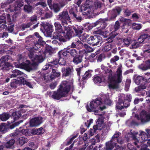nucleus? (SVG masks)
Here are the masks:
<instances>
[{
    "label": "nucleus",
    "instance_id": "43",
    "mask_svg": "<svg viewBox=\"0 0 150 150\" xmlns=\"http://www.w3.org/2000/svg\"><path fill=\"white\" fill-rule=\"evenodd\" d=\"M45 44V42L43 40L42 38V37L38 38V41L34 42V44L35 46L37 47H40V45H43Z\"/></svg>",
    "mask_w": 150,
    "mask_h": 150
},
{
    "label": "nucleus",
    "instance_id": "41",
    "mask_svg": "<svg viewBox=\"0 0 150 150\" xmlns=\"http://www.w3.org/2000/svg\"><path fill=\"white\" fill-rule=\"evenodd\" d=\"M10 117L9 113L4 112L0 114V120L2 121H6L8 120Z\"/></svg>",
    "mask_w": 150,
    "mask_h": 150
},
{
    "label": "nucleus",
    "instance_id": "23",
    "mask_svg": "<svg viewBox=\"0 0 150 150\" xmlns=\"http://www.w3.org/2000/svg\"><path fill=\"white\" fill-rule=\"evenodd\" d=\"M73 71V68L70 67H64L62 68L61 71L62 73V76L67 77L71 76Z\"/></svg>",
    "mask_w": 150,
    "mask_h": 150
},
{
    "label": "nucleus",
    "instance_id": "60",
    "mask_svg": "<svg viewBox=\"0 0 150 150\" xmlns=\"http://www.w3.org/2000/svg\"><path fill=\"white\" fill-rule=\"evenodd\" d=\"M120 26V25L119 24V22L118 21H117L115 22V23L114 26V30L112 32H115V33H117L118 35L119 33L117 32V30L119 29Z\"/></svg>",
    "mask_w": 150,
    "mask_h": 150
},
{
    "label": "nucleus",
    "instance_id": "18",
    "mask_svg": "<svg viewBox=\"0 0 150 150\" xmlns=\"http://www.w3.org/2000/svg\"><path fill=\"white\" fill-rule=\"evenodd\" d=\"M133 79L135 83L137 85H147L148 83L147 79L142 76L136 75L134 76Z\"/></svg>",
    "mask_w": 150,
    "mask_h": 150
},
{
    "label": "nucleus",
    "instance_id": "31",
    "mask_svg": "<svg viewBox=\"0 0 150 150\" xmlns=\"http://www.w3.org/2000/svg\"><path fill=\"white\" fill-rule=\"evenodd\" d=\"M51 69L52 71L50 75V77L52 79H54L60 76L61 73L58 71V70L53 68H51Z\"/></svg>",
    "mask_w": 150,
    "mask_h": 150
},
{
    "label": "nucleus",
    "instance_id": "10",
    "mask_svg": "<svg viewBox=\"0 0 150 150\" xmlns=\"http://www.w3.org/2000/svg\"><path fill=\"white\" fill-rule=\"evenodd\" d=\"M103 39L99 35H95L90 37L89 40H88V43L92 46H100L102 42Z\"/></svg>",
    "mask_w": 150,
    "mask_h": 150
},
{
    "label": "nucleus",
    "instance_id": "38",
    "mask_svg": "<svg viewBox=\"0 0 150 150\" xmlns=\"http://www.w3.org/2000/svg\"><path fill=\"white\" fill-rule=\"evenodd\" d=\"M69 12L71 19H72L78 12L76 8H71L69 9Z\"/></svg>",
    "mask_w": 150,
    "mask_h": 150
},
{
    "label": "nucleus",
    "instance_id": "32",
    "mask_svg": "<svg viewBox=\"0 0 150 150\" xmlns=\"http://www.w3.org/2000/svg\"><path fill=\"white\" fill-rule=\"evenodd\" d=\"M31 130L32 135H40L43 134L45 130L42 127L38 129H32Z\"/></svg>",
    "mask_w": 150,
    "mask_h": 150
},
{
    "label": "nucleus",
    "instance_id": "63",
    "mask_svg": "<svg viewBox=\"0 0 150 150\" xmlns=\"http://www.w3.org/2000/svg\"><path fill=\"white\" fill-rule=\"evenodd\" d=\"M94 5V6H92L93 8V9H97L99 8H100L101 7V4L100 2H95Z\"/></svg>",
    "mask_w": 150,
    "mask_h": 150
},
{
    "label": "nucleus",
    "instance_id": "50",
    "mask_svg": "<svg viewBox=\"0 0 150 150\" xmlns=\"http://www.w3.org/2000/svg\"><path fill=\"white\" fill-rule=\"evenodd\" d=\"M80 39L83 42L87 41L89 40L90 37L89 35L86 33H84L83 35L80 37Z\"/></svg>",
    "mask_w": 150,
    "mask_h": 150
},
{
    "label": "nucleus",
    "instance_id": "17",
    "mask_svg": "<svg viewBox=\"0 0 150 150\" xmlns=\"http://www.w3.org/2000/svg\"><path fill=\"white\" fill-rule=\"evenodd\" d=\"M67 4V2L65 0H62L57 3H53L52 6L50 8L53 10L55 13L59 12L61 8L64 7Z\"/></svg>",
    "mask_w": 150,
    "mask_h": 150
},
{
    "label": "nucleus",
    "instance_id": "36",
    "mask_svg": "<svg viewBox=\"0 0 150 150\" xmlns=\"http://www.w3.org/2000/svg\"><path fill=\"white\" fill-rule=\"evenodd\" d=\"M18 133H21L23 135L28 136L32 135L31 130L29 129H23L21 130H18Z\"/></svg>",
    "mask_w": 150,
    "mask_h": 150
},
{
    "label": "nucleus",
    "instance_id": "4",
    "mask_svg": "<svg viewBox=\"0 0 150 150\" xmlns=\"http://www.w3.org/2000/svg\"><path fill=\"white\" fill-rule=\"evenodd\" d=\"M56 32L52 35V38L58 40L60 42H65V36H66V32L64 30L60 23L58 22L54 23Z\"/></svg>",
    "mask_w": 150,
    "mask_h": 150
},
{
    "label": "nucleus",
    "instance_id": "64",
    "mask_svg": "<svg viewBox=\"0 0 150 150\" xmlns=\"http://www.w3.org/2000/svg\"><path fill=\"white\" fill-rule=\"evenodd\" d=\"M123 42L125 45L128 46L131 44L132 41L130 38H126L123 40Z\"/></svg>",
    "mask_w": 150,
    "mask_h": 150
},
{
    "label": "nucleus",
    "instance_id": "3",
    "mask_svg": "<svg viewBox=\"0 0 150 150\" xmlns=\"http://www.w3.org/2000/svg\"><path fill=\"white\" fill-rule=\"evenodd\" d=\"M121 134L120 132L116 131L112 136L110 140L106 143V150H112L114 146L117 149L120 148V146L117 144V143L120 145L123 144L124 139L122 137H119Z\"/></svg>",
    "mask_w": 150,
    "mask_h": 150
},
{
    "label": "nucleus",
    "instance_id": "35",
    "mask_svg": "<svg viewBox=\"0 0 150 150\" xmlns=\"http://www.w3.org/2000/svg\"><path fill=\"white\" fill-rule=\"evenodd\" d=\"M6 17L4 16H0V27L3 29L7 28V25H6Z\"/></svg>",
    "mask_w": 150,
    "mask_h": 150
},
{
    "label": "nucleus",
    "instance_id": "44",
    "mask_svg": "<svg viewBox=\"0 0 150 150\" xmlns=\"http://www.w3.org/2000/svg\"><path fill=\"white\" fill-rule=\"evenodd\" d=\"M112 45L111 44H109L105 43L103 45L102 50L104 52H108L112 48Z\"/></svg>",
    "mask_w": 150,
    "mask_h": 150
},
{
    "label": "nucleus",
    "instance_id": "62",
    "mask_svg": "<svg viewBox=\"0 0 150 150\" xmlns=\"http://www.w3.org/2000/svg\"><path fill=\"white\" fill-rule=\"evenodd\" d=\"M31 23L29 22L27 24H22L21 25L22 29V30H24L25 29L29 28L30 26L32 25Z\"/></svg>",
    "mask_w": 150,
    "mask_h": 150
},
{
    "label": "nucleus",
    "instance_id": "1",
    "mask_svg": "<svg viewBox=\"0 0 150 150\" xmlns=\"http://www.w3.org/2000/svg\"><path fill=\"white\" fill-rule=\"evenodd\" d=\"M64 29L66 31V36L65 37V42L69 41L72 37L76 36L79 37L83 30V27L77 25L65 26Z\"/></svg>",
    "mask_w": 150,
    "mask_h": 150
},
{
    "label": "nucleus",
    "instance_id": "39",
    "mask_svg": "<svg viewBox=\"0 0 150 150\" xmlns=\"http://www.w3.org/2000/svg\"><path fill=\"white\" fill-rule=\"evenodd\" d=\"M18 79H20L21 81V85H26L30 88H32V85L30 82H28L26 80L25 78L23 77L19 76Z\"/></svg>",
    "mask_w": 150,
    "mask_h": 150
},
{
    "label": "nucleus",
    "instance_id": "54",
    "mask_svg": "<svg viewBox=\"0 0 150 150\" xmlns=\"http://www.w3.org/2000/svg\"><path fill=\"white\" fill-rule=\"evenodd\" d=\"M140 18L139 14L136 13H133L131 16V18L134 21H138Z\"/></svg>",
    "mask_w": 150,
    "mask_h": 150
},
{
    "label": "nucleus",
    "instance_id": "26",
    "mask_svg": "<svg viewBox=\"0 0 150 150\" xmlns=\"http://www.w3.org/2000/svg\"><path fill=\"white\" fill-rule=\"evenodd\" d=\"M100 98L101 101V104H103L110 105L112 103V101L105 95L101 96L100 97Z\"/></svg>",
    "mask_w": 150,
    "mask_h": 150
},
{
    "label": "nucleus",
    "instance_id": "59",
    "mask_svg": "<svg viewBox=\"0 0 150 150\" xmlns=\"http://www.w3.org/2000/svg\"><path fill=\"white\" fill-rule=\"evenodd\" d=\"M148 146L146 144H142L140 145H138L137 148H140V150H150L148 148Z\"/></svg>",
    "mask_w": 150,
    "mask_h": 150
},
{
    "label": "nucleus",
    "instance_id": "45",
    "mask_svg": "<svg viewBox=\"0 0 150 150\" xmlns=\"http://www.w3.org/2000/svg\"><path fill=\"white\" fill-rule=\"evenodd\" d=\"M28 141V140L27 138L24 137H22L19 138L18 140V142L20 145L22 146L27 143Z\"/></svg>",
    "mask_w": 150,
    "mask_h": 150
},
{
    "label": "nucleus",
    "instance_id": "12",
    "mask_svg": "<svg viewBox=\"0 0 150 150\" xmlns=\"http://www.w3.org/2000/svg\"><path fill=\"white\" fill-rule=\"evenodd\" d=\"M109 83L108 84V87L110 89H118L120 88V83L122 82V81H119L118 79H115L114 77L112 76L109 79Z\"/></svg>",
    "mask_w": 150,
    "mask_h": 150
},
{
    "label": "nucleus",
    "instance_id": "24",
    "mask_svg": "<svg viewBox=\"0 0 150 150\" xmlns=\"http://www.w3.org/2000/svg\"><path fill=\"white\" fill-rule=\"evenodd\" d=\"M106 18L104 19H100L98 20V21L94 23V26H96L98 25H100L99 27L101 29H104L107 26V24L105 22L106 21H106Z\"/></svg>",
    "mask_w": 150,
    "mask_h": 150
},
{
    "label": "nucleus",
    "instance_id": "51",
    "mask_svg": "<svg viewBox=\"0 0 150 150\" xmlns=\"http://www.w3.org/2000/svg\"><path fill=\"white\" fill-rule=\"evenodd\" d=\"M131 44L132 48L133 49L137 48L142 45L136 40L132 41Z\"/></svg>",
    "mask_w": 150,
    "mask_h": 150
},
{
    "label": "nucleus",
    "instance_id": "40",
    "mask_svg": "<svg viewBox=\"0 0 150 150\" xmlns=\"http://www.w3.org/2000/svg\"><path fill=\"white\" fill-rule=\"evenodd\" d=\"M92 71L90 70H88L86 71L84 75L83 76H82V81H84L87 80L89 78L91 77V72Z\"/></svg>",
    "mask_w": 150,
    "mask_h": 150
},
{
    "label": "nucleus",
    "instance_id": "7",
    "mask_svg": "<svg viewBox=\"0 0 150 150\" xmlns=\"http://www.w3.org/2000/svg\"><path fill=\"white\" fill-rule=\"evenodd\" d=\"M10 56L8 55L4 56L0 59V69L5 70H8L13 67L11 63L8 62Z\"/></svg>",
    "mask_w": 150,
    "mask_h": 150
},
{
    "label": "nucleus",
    "instance_id": "55",
    "mask_svg": "<svg viewBox=\"0 0 150 150\" xmlns=\"http://www.w3.org/2000/svg\"><path fill=\"white\" fill-rule=\"evenodd\" d=\"M69 52L70 53V56H71L73 58L78 54V51L75 49H72L70 50Z\"/></svg>",
    "mask_w": 150,
    "mask_h": 150
},
{
    "label": "nucleus",
    "instance_id": "34",
    "mask_svg": "<svg viewBox=\"0 0 150 150\" xmlns=\"http://www.w3.org/2000/svg\"><path fill=\"white\" fill-rule=\"evenodd\" d=\"M21 111H17L14 112L10 115V117L13 120V121L18 119L21 116Z\"/></svg>",
    "mask_w": 150,
    "mask_h": 150
},
{
    "label": "nucleus",
    "instance_id": "11",
    "mask_svg": "<svg viewBox=\"0 0 150 150\" xmlns=\"http://www.w3.org/2000/svg\"><path fill=\"white\" fill-rule=\"evenodd\" d=\"M59 19L61 21L63 25L68 24V21L70 20V17L67 11H63L59 15Z\"/></svg>",
    "mask_w": 150,
    "mask_h": 150
},
{
    "label": "nucleus",
    "instance_id": "2",
    "mask_svg": "<svg viewBox=\"0 0 150 150\" xmlns=\"http://www.w3.org/2000/svg\"><path fill=\"white\" fill-rule=\"evenodd\" d=\"M71 87L67 81L62 82L59 85V88L57 91L53 92L52 97L54 99L59 100L62 97L67 96Z\"/></svg>",
    "mask_w": 150,
    "mask_h": 150
},
{
    "label": "nucleus",
    "instance_id": "53",
    "mask_svg": "<svg viewBox=\"0 0 150 150\" xmlns=\"http://www.w3.org/2000/svg\"><path fill=\"white\" fill-rule=\"evenodd\" d=\"M100 136L98 134L94 138L92 139L91 145H94L96 143L100 142Z\"/></svg>",
    "mask_w": 150,
    "mask_h": 150
},
{
    "label": "nucleus",
    "instance_id": "22",
    "mask_svg": "<svg viewBox=\"0 0 150 150\" xmlns=\"http://www.w3.org/2000/svg\"><path fill=\"white\" fill-rule=\"evenodd\" d=\"M83 57L82 52L79 51L78 54L73 58L72 62L74 64L77 65L82 62Z\"/></svg>",
    "mask_w": 150,
    "mask_h": 150
},
{
    "label": "nucleus",
    "instance_id": "5",
    "mask_svg": "<svg viewBox=\"0 0 150 150\" xmlns=\"http://www.w3.org/2000/svg\"><path fill=\"white\" fill-rule=\"evenodd\" d=\"M101 104V101L100 97H98L95 100L91 101L89 105H86V109L89 112L98 113L99 110L102 111L106 108L105 105L102 107L100 106Z\"/></svg>",
    "mask_w": 150,
    "mask_h": 150
},
{
    "label": "nucleus",
    "instance_id": "6",
    "mask_svg": "<svg viewBox=\"0 0 150 150\" xmlns=\"http://www.w3.org/2000/svg\"><path fill=\"white\" fill-rule=\"evenodd\" d=\"M125 96L124 94L120 95V96L119 98L118 102L116 106L117 109L121 110L124 108H127L130 105V102L131 101L128 100L127 99H125Z\"/></svg>",
    "mask_w": 150,
    "mask_h": 150
},
{
    "label": "nucleus",
    "instance_id": "47",
    "mask_svg": "<svg viewBox=\"0 0 150 150\" xmlns=\"http://www.w3.org/2000/svg\"><path fill=\"white\" fill-rule=\"evenodd\" d=\"M147 85H139V86L135 88L134 90L137 93L140 92L146 88Z\"/></svg>",
    "mask_w": 150,
    "mask_h": 150
},
{
    "label": "nucleus",
    "instance_id": "57",
    "mask_svg": "<svg viewBox=\"0 0 150 150\" xmlns=\"http://www.w3.org/2000/svg\"><path fill=\"white\" fill-rule=\"evenodd\" d=\"M24 10L25 12L30 13L32 11V7L30 5H25L24 6Z\"/></svg>",
    "mask_w": 150,
    "mask_h": 150
},
{
    "label": "nucleus",
    "instance_id": "52",
    "mask_svg": "<svg viewBox=\"0 0 150 150\" xmlns=\"http://www.w3.org/2000/svg\"><path fill=\"white\" fill-rule=\"evenodd\" d=\"M72 19L79 22L81 21L82 18L81 15L78 12Z\"/></svg>",
    "mask_w": 150,
    "mask_h": 150
},
{
    "label": "nucleus",
    "instance_id": "27",
    "mask_svg": "<svg viewBox=\"0 0 150 150\" xmlns=\"http://www.w3.org/2000/svg\"><path fill=\"white\" fill-rule=\"evenodd\" d=\"M146 39H150V35L147 33L141 34L138 39V41L141 45L143 43L144 40Z\"/></svg>",
    "mask_w": 150,
    "mask_h": 150
},
{
    "label": "nucleus",
    "instance_id": "28",
    "mask_svg": "<svg viewBox=\"0 0 150 150\" xmlns=\"http://www.w3.org/2000/svg\"><path fill=\"white\" fill-rule=\"evenodd\" d=\"M117 35V33L112 32L110 33L109 37L106 39V42L105 43L110 44L114 40V38Z\"/></svg>",
    "mask_w": 150,
    "mask_h": 150
},
{
    "label": "nucleus",
    "instance_id": "42",
    "mask_svg": "<svg viewBox=\"0 0 150 150\" xmlns=\"http://www.w3.org/2000/svg\"><path fill=\"white\" fill-rule=\"evenodd\" d=\"M94 23H93L92 24H90L88 23L86 24L84 28H83V30H84L85 31H88L90 30H91L93 27L96 26H94Z\"/></svg>",
    "mask_w": 150,
    "mask_h": 150
},
{
    "label": "nucleus",
    "instance_id": "30",
    "mask_svg": "<svg viewBox=\"0 0 150 150\" xmlns=\"http://www.w3.org/2000/svg\"><path fill=\"white\" fill-rule=\"evenodd\" d=\"M21 85V81L19 79L18 80L13 79L11 81L10 86L11 88L15 89Z\"/></svg>",
    "mask_w": 150,
    "mask_h": 150
},
{
    "label": "nucleus",
    "instance_id": "61",
    "mask_svg": "<svg viewBox=\"0 0 150 150\" xmlns=\"http://www.w3.org/2000/svg\"><path fill=\"white\" fill-rule=\"evenodd\" d=\"M7 131V129L6 127L1 123L0 125V132H2L3 133H5Z\"/></svg>",
    "mask_w": 150,
    "mask_h": 150
},
{
    "label": "nucleus",
    "instance_id": "20",
    "mask_svg": "<svg viewBox=\"0 0 150 150\" xmlns=\"http://www.w3.org/2000/svg\"><path fill=\"white\" fill-rule=\"evenodd\" d=\"M44 60V59L42 55H35L32 60L33 63L31 65L33 67L37 66L39 63L42 62Z\"/></svg>",
    "mask_w": 150,
    "mask_h": 150
},
{
    "label": "nucleus",
    "instance_id": "37",
    "mask_svg": "<svg viewBox=\"0 0 150 150\" xmlns=\"http://www.w3.org/2000/svg\"><path fill=\"white\" fill-rule=\"evenodd\" d=\"M12 74L10 76L11 78H13L18 75H22L24 76V74L22 71L18 69H15L12 71Z\"/></svg>",
    "mask_w": 150,
    "mask_h": 150
},
{
    "label": "nucleus",
    "instance_id": "29",
    "mask_svg": "<svg viewBox=\"0 0 150 150\" xmlns=\"http://www.w3.org/2000/svg\"><path fill=\"white\" fill-rule=\"evenodd\" d=\"M122 66L121 64H120L118 66L116 71L117 79H118L119 81L120 80L121 81L122 80Z\"/></svg>",
    "mask_w": 150,
    "mask_h": 150
},
{
    "label": "nucleus",
    "instance_id": "15",
    "mask_svg": "<svg viewBox=\"0 0 150 150\" xmlns=\"http://www.w3.org/2000/svg\"><path fill=\"white\" fill-rule=\"evenodd\" d=\"M57 57L58 59H55L53 61L50 62V64H48V67H47V66L46 65V67H45L44 69H47L49 68V67H50V69H51V68H53L54 67L57 68L58 67V64L62 66L65 65L64 63V61H62V60L59 57Z\"/></svg>",
    "mask_w": 150,
    "mask_h": 150
},
{
    "label": "nucleus",
    "instance_id": "56",
    "mask_svg": "<svg viewBox=\"0 0 150 150\" xmlns=\"http://www.w3.org/2000/svg\"><path fill=\"white\" fill-rule=\"evenodd\" d=\"M142 25L141 24H137L134 22L132 24L133 28L134 30H139L142 28Z\"/></svg>",
    "mask_w": 150,
    "mask_h": 150
},
{
    "label": "nucleus",
    "instance_id": "48",
    "mask_svg": "<svg viewBox=\"0 0 150 150\" xmlns=\"http://www.w3.org/2000/svg\"><path fill=\"white\" fill-rule=\"evenodd\" d=\"M65 117H63L62 120L59 122L58 124L59 127V128H63L65 125L67 124V121L65 120Z\"/></svg>",
    "mask_w": 150,
    "mask_h": 150
},
{
    "label": "nucleus",
    "instance_id": "46",
    "mask_svg": "<svg viewBox=\"0 0 150 150\" xmlns=\"http://www.w3.org/2000/svg\"><path fill=\"white\" fill-rule=\"evenodd\" d=\"M28 50L29 51V53L28 54V56L29 58L31 59V60L34 57L35 55V52L34 49L31 47L28 48Z\"/></svg>",
    "mask_w": 150,
    "mask_h": 150
},
{
    "label": "nucleus",
    "instance_id": "19",
    "mask_svg": "<svg viewBox=\"0 0 150 150\" xmlns=\"http://www.w3.org/2000/svg\"><path fill=\"white\" fill-rule=\"evenodd\" d=\"M43 118L41 117H35L30 121V125L31 127H37L43 122Z\"/></svg>",
    "mask_w": 150,
    "mask_h": 150
},
{
    "label": "nucleus",
    "instance_id": "25",
    "mask_svg": "<svg viewBox=\"0 0 150 150\" xmlns=\"http://www.w3.org/2000/svg\"><path fill=\"white\" fill-rule=\"evenodd\" d=\"M147 133L143 131L140 132L139 135L141 136V138L143 141L150 140V129H146Z\"/></svg>",
    "mask_w": 150,
    "mask_h": 150
},
{
    "label": "nucleus",
    "instance_id": "49",
    "mask_svg": "<svg viewBox=\"0 0 150 150\" xmlns=\"http://www.w3.org/2000/svg\"><path fill=\"white\" fill-rule=\"evenodd\" d=\"M134 12L132 9L127 8L123 11L124 15L126 17H129L131 15V13Z\"/></svg>",
    "mask_w": 150,
    "mask_h": 150
},
{
    "label": "nucleus",
    "instance_id": "13",
    "mask_svg": "<svg viewBox=\"0 0 150 150\" xmlns=\"http://www.w3.org/2000/svg\"><path fill=\"white\" fill-rule=\"evenodd\" d=\"M69 51V50H61L57 53V57H59L62 60V61H64V63L65 65L66 63V60L70 57V53Z\"/></svg>",
    "mask_w": 150,
    "mask_h": 150
},
{
    "label": "nucleus",
    "instance_id": "8",
    "mask_svg": "<svg viewBox=\"0 0 150 150\" xmlns=\"http://www.w3.org/2000/svg\"><path fill=\"white\" fill-rule=\"evenodd\" d=\"M103 120L101 118H98L96 124L93 126V128L96 129V130H101L103 129L102 134L103 135H105L108 132V130L110 129L109 126L105 125L103 127L102 125L103 123Z\"/></svg>",
    "mask_w": 150,
    "mask_h": 150
},
{
    "label": "nucleus",
    "instance_id": "33",
    "mask_svg": "<svg viewBox=\"0 0 150 150\" xmlns=\"http://www.w3.org/2000/svg\"><path fill=\"white\" fill-rule=\"evenodd\" d=\"M15 142V140L12 138L5 143L4 146L7 149H12L13 147Z\"/></svg>",
    "mask_w": 150,
    "mask_h": 150
},
{
    "label": "nucleus",
    "instance_id": "21",
    "mask_svg": "<svg viewBox=\"0 0 150 150\" xmlns=\"http://www.w3.org/2000/svg\"><path fill=\"white\" fill-rule=\"evenodd\" d=\"M42 25L44 30V33H46L48 36L51 37L52 33L54 30L53 25L49 23L43 24Z\"/></svg>",
    "mask_w": 150,
    "mask_h": 150
},
{
    "label": "nucleus",
    "instance_id": "58",
    "mask_svg": "<svg viewBox=\"0 0 150 150\" xmlns=\"http://www.w3.org/2000/svg\"><path fill=\"white\" fill-rule=\"evenodd\" d=\"M93 80L94 83H100L102 81V78L100 76H97L96 75L94 76Z\"/></svg>",
    "mask_w": 150,
    "mask_h": 150
},
{
    "label": "nucleus",
    "instance_id": "14",
    "mask_svg": "<svg viewBox=\"0 0 150 150\" xmlns=\"http://www.w3.org/2000/svg\"><path fill=\"white\" fill-rule=\"evenodd\" d=\"M26 62H22L19 64H17L16 66L18 68L24 69L27 71L30 72V71L33 70V69L32 67V65L30 61L28 60H26Z\"/></svg>",
    "mask_w": 150,
    "mask_h": 150
},
{
    "label": "nucleus",
    "instance_id": "16",
    "mask_svg": "<svg viewBox=\"0 0 150 150\" xmlns=\"http://www.w3.org/2000/svg\"><path fill=\"white\" fill-rule=\"evenodd\" d=\"M89 0H86V4L82 7L81 11L83 15L87 16L90 14L92 11L93 12V8L92 6L89 4Z\"/></svg>",
    "mask_w": 150,
    "mask_h": 150
},
{
    "label": "nucleus",
    "instance_id": "9",
    "mask_svg": "<svg viewBox=\"0 0 150 150\" xmlns=\"http://www.w3.org/2000/svg\"><path fill=\"white\" fill-rule=\"evenodd\" d=\"M122 9L120 6H116L110 11L108 17L106 18V20L109 21H115L117 16L120 15Z\"/></svg>",
    "mask_w": 150,
    "mask_h": 150
}]
</instances>
